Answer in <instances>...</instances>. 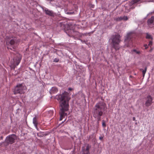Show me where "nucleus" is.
<instances>
[{"instance_id": "obj_12", "label": "nucleus", "mask_w": 154, "mask_h": 154, "mask_svg": "<svg viewBox=\"0 0 154 154\" xmlns=\"http://www.w3.org/2000/svg\"><path fill=\"white\" fill-rule=\"evenodd\" d=\"M21 57L20 55H19V56L17 58V59L14 61V64H15L16 66H17L20 63L21 60Z\"/></svg>"}, {"instance_id": "obj_27", "label": "nucleus", "mask_w": 154, "mask_h": 154, "mask_svg": "<svg viewBox=\"0 0 154 154\" xmlns=\"http://www.w3.org/2000/svg\"><path fill=\"white\" fill-rule=\"evenodd\" d=\"M133 121H135V118L134 117H133Z\"/></svg>"}, {"instance_id": "obj_18", "label": "nucleus", "mask_w": 154, "mask_h": 154, "mask_svg": "<svg viewBox=\"0 0 154 154\" xmlns=\"http://www.w3.org/2000/svg\"><path fill=\"white\" fill-rule=\"evenodd\" d=\"M121 17V20H128V18L127 16H124L123 17Z\"/></svg>"}, {"instance_id": "obj_25", "label": "nucleus", "mask_w": 154, "mask_h": 154, "mask_svg": "<svg viewBox=\"0 0 154 154\" xmlns=\"http://www.w3.org/2000/svg\"><path fill=\"white\" fill-rule=\"evenodd\" d=\"M144 46L145 47V49H147L148 48V46H147V45L146 44H145L144 45Z\"/></svg>"}, {"instance_id": "obj_11", "label": "nucleus", "mask_w": 154, "mask_h": 154, "mask_svg": "<svg viewBox=\"0 0 154 154\" xmlns=\"http://www.w3.org/2000/svg\"><path fill=\"white\" fill-rule=\"evenodd\" d=\"M44 11L47 15L51 16H54V13L52 11L49 10L47 9H45L44 10Z\"/></svg>"}, {"instance_id": "obj_10", "label": "nucleus", "mask_w": 154, "mask_h": 154, "mask_svg": "<svg viewBox=\"0 0 154 154\" xmlns=\"http://www.w3.org/2000/svg\"><path fill=\"white\" fill-rule=\"evenodd\" d=\"M147 23L149 26L150 27H151V25L154 24V16H152L151 18L149 19L147 21Z\"/></svg>"}, {"instance_id": "obj_16", "label": "nucleus", "mask_w": 154, "mask_h": 154, "mask_svg": "<svg viewBox=\"0 0 154 154\" xmlns=\"http://www.w3.org/2000/svg\"><path fill=\"white\" fill-rule=\"evenodd\" d=\"M16 41L15 38L11 39L10 42V43L11 45H13L15 44Z\"/></svg>"}, {"instance_id": "obj_14", "label": "nucleus", "mask_w": 154, "mask_h": 154, "mask_svg": "<svg viewBox=\"0 0 154 154\" xmlns=\"http://www.w3.org/2000/svg\"><path fill=\"white\" fill-rule=\"evenodd\" d=\"M33 123L35 128H37V125L38 123L37 122V118L36 117H35L33 118Z\"/></svg>"}, {"instance_id": "obj_31", "label": "nucleus", "mask_w": 154, "mask_h": 154, "mask_svg": "<svg viewBox=\"0 0 154 154\" xmlns=\"http://www.w3.org/2000/svg\"><path fill=\"white\" fill-rule=\"evenodd\" d=\"M15 68V66L14 67V69Z\"/></svg>"}, {"instance_id": "obj_4", "label": "nucleus", "mask_w": 154, "mask_h": 154, "mask_svg": "<svg viewBox=\"0 0 154 154\" xmlns=\"http://www.w3.org/2000/svg\"><path fill=\"white\" fill-rule=\"evenodd\" d=\"M133 34L131 32L127 34L125 40V46L127 47H132Z\"/></svg>"}, {"instance_id": "obj_23", "label": "nucleus", "mask_w": 154, "mask_h": 154, "mask_svg": "<svg viewBox=\"0 0 154 154\" xmlns=\"http://www.w3.org/2000/svg\"><path fill=\"white\" fill-rule=\"evenodd\" d=\"M152 45V41H150L149 42L148 46L151 47Z\"/></svg>"}, {"instance_id": "obj_21", "label": "nucleus", "mask_w": 154, "mask_h": 154, "mask_svg": "<svg viewBox=\"0 0 154 154\" xmlns=\"http://www.w3.org/2000/svg\"><path fill=\"white\" fill-rule=\"evenodd\" d=\"M6 143L5 141L4 143H0V146H7L6 145Z\"/></svg>"}, {"instance_id": "obj_30", "label": "nucleus", "mask_w": 154, "mask_h": 154, "mask_svg": "<svg viewBox=\"0 0 154 154\" xmlns=\"http://www.w3.org/2000/svg\"><path fill=\"white\" fill-rule=\"evenodd\" d=\"M91 7L92 8H93L94 7V6H92Z\"/></svg>"}, {"instance_id": "obj_32", "label": "nucleus", "mask_w": 154, "mask_h": 154, "mask_svg": "<svg viewBox=\"0 0 154 154\" xmlns=\"http://www.w3.org/2000/svg\"><path fill=\"white\" fill-rule=\"evenodd\" d=\"M2 138H3V137H1V138H2Z\"/></svg>"}, {"instance_id": "obj_22", "label": "nucleus", "mask_w": 154, "mask_h": 154, "mask_svg": "<svg viewBox=\"0 0 154 154\" xmlns=\"http://www.w3.org/2000/svg\"><path fill=\"white\" fill-rule=\"evenodd\" d=\"M133 51L136 52L137 54H139L140 53V51H137L135 49H134Z\"/></svg>"}, {"instance_id": "obj_29", "label": "nucleus", "mask_w": 154, "mask_h": 154, "mask_svg": "<svg viewBox=\"0 0 154 154\" xmlns=\"http://www.w3.org/2000/svg\"><path fill=\"white\" fill-rule=\"evenodd\" d=\"M59 60L57 59V61H55V60H54V61L56 62H58L59 61Z\"/></svg>"}, {"instance_id": "obj_8", "label": "nucleus", "mask_w": 154, "mask_h": 154, "mask_svg": "<svg viewBox=\"0 0 154 154\" xmlns=\"http://www.w3.org/2000/svg\"><path fill=\"white\" fill-rule=\"evenodd\" d=\"M152 98L150 95H148L147 97V100L145 103V105L146 106L148 107L150 106L152 103Z\"/></svg>"}, {"instance_id": "obj_19", "label": "nucleus", "mask_w": 154, "mask_h": 154, "mask_svg": "<svg viewBox=\"0 0 154 154\" xmlns=\"http://www.w3.org/2000/svg\"><path fill=\"white\" fill-rule=\"evenodd\" d=\"M121 17H116L114 18V20H116L117 21H121Z\"/></svg>"}, {"instance_id": "obj_24", "label": "nucleus", "mask_w": 154, "mask_h": 154, "mask_svg": "<svg viewBox=\"0 0 154 154\" xmlns=\"http://www.w3.org/2000/svg\"><path fill=\"white\" fill-rule=\"evenodd\" d=\"M93 137V135H90L89 136V138H88V140H89L91 139V138Z\"/></svg>"}, {"instance_id": "obj_9", "label": "nucleus", "mask_w": 154, "mask_h": 154, "mask_svg": "<svg viewBox=\"0 0 154 154\" xmlns=\"http://www.w3.org/2000/svg\"><path fill=\"white\" fill-rule=\"evenodd\" d=\"M91 147V145L88 144H87L86 149H83L84 154H88L89 153V150Z\"/></svg>"}, {"instance_id": "obj_1", "label": "nucleus", "mask_w": 154, "mask_h": 154, "mask_svg": "<svg viewBox=\"0 0 154 154\" xmlns=\"http://www.w3.org/2000/svg\"><path fill=\"white\" fill-rule=\"evenodd\" d=\"M56 98L59 102L61 107L60 112V120L61 121L66 116L67 113L65 112L69 109V101L70 98L68 93L66 91L61 94L57 95Z\"/></svg>"}, {"instance_id": "obj_3", "label": "nucleus", "mask_w": 154, "mask_h": 154, "mask_svg": "<svg viewBox=\"0 0 154 154\" xmlns=\"http://www.w3.org/2000/svg\"><path fill=\"white\" fill-rule=\"evenodd\" d=\"M112 48L116 51L119 50L120 47L119 44L121 42V36L120 35L117 34L112 36Z\"/></svg>"}, {"instance_id": "obj_17", "label": "nucleus", "mask_w": 154, "mask_h": 154, "mask_svg": "<svg viewBox=\"0 0 154 154\" xmlns=\"http://www.w3.org/2000/svg\"><path fill=\"white\" fill-rule=\"evenodd\" d=\"M146 38L147 39H151L152 40L153 39L152 37V36L151 35L148 34V33L146 34Z\"/></svg>"}, {"instance_id": "obj_20", "label": "nucleus", "mask_w": 154, "mask_h": 154, "mask_svg": "<svg viewBox=\"0 0 154 154\" xmlns=\"http://www.w3.org/2000/svg\"><path fill=\"white\" fill-rule=\"evenodd\" d=\"M102 126L103 128H105L106 127L105 122L103 120L102 121Z\"/></svg>"}, {"instance_id": "obj_6", "label": "nucleus", "mask_w": 154, "mask_h": 154, "mask_svg": "<svg viewBox=\"0 0 154 154\" xmlns=\"http://www.w3.org/2000/svg\"><path fill=\"white\" fill-rule=\"evenodd\" d=\"M17 139L16 136L12 134L9 135L6 137L5 142L6 145L8 146L9 144H12L15 142V140Z\"/></svg>"}, {"instance_id": "obj_13", "label": "nucleus", "mask_w": 154, "mask_h": 154, "mask_svg": "<svg viewBox=\"0 0 154 154\" xmlns=\"http://www.w3.org/2000/svg\"><path fill=\"white\" fill-rule=\"evenodd\" d=\"M58 91L57 88L56 87H53L50 90V93L51 94L56 93Z\"/></svg>"}, {"instance_id": "obj_28", "label": "nucleus", "mask_w": 154, "mask_h": 154, "mask_svg": "<svg viewBox=\"0 0 154 154\" xmlns=\"http://www.w3.org/2000/svg\"><path fill=\"white\" fill-rule=\"evenodd\" d=\"M69 90L71 91V90H72V88H69Z\"/></svg>"}, {"instance_id": "obj_2", "label": "nucleus", "mask_w": 154, "mask_h": 154, "mask_svg": "<svg viewBox=\"0 0 154 154\" xmlns=\"http://www.w3.org/2000/svg\"><path fill=\"white\" fill-rule=\"evenodd\" d=\"M94 110V117L97 118L98 123L101 120V116L103 112L107 109L105 103L100 102L96 105Z\"/></svg>"}, {"instance_id": "obj_15", "label": "nucleus", "mask_w": 154, "mask_h": 154, "mask_svg": "<svg viewBox=\"0 0 154 154\" xmlns=\"http://www.w3.org/2000/svg\"><path fill=\"white\" fill-rule=\"evenodd\" d=\"M140 70L141 71H142L143 74V76L144 77L145 75V74L146 72V70H147V67H146L145 68V70H143V69H140Z\"/></svg>"}, {"instance_id": "obj_26", "label": "nucleus", "mask_w": 154, "mask_h": 154, "mask_svg": "<svg viewBox=\"0 0 154 154\" xmlns=\"http://www.w3.org/2000/svg\"><path fill=\"white\" fill-rule=\"evenodd\" d=\"M103 137H99V139L100 140H102L103 139Z\"/></svg>"}, {"instance_id": "obj_7", "label": "nucleus", "mask_w": 154, "mask_h": 154, "mask_svg": "<svg viewBox=\"0 0 154 154\" xmlns=\"http://www.w3.org/2000/svg\"><path fill=\"white\" fill-rule=\"evenodd\" d=\"M24 88V87L22 84L17 85L14 90V94H15L17 93H24L25 92Z\"/></svg>"}, {"instance_id": "obj_5", "label": "nucleus", "mask_w": 154, "mask_h": 154, "mask_svg": "<svg viewBox=\"0 0 154 154\" xmlns=\"http://www.w3.org/2000/svg\"><path fill=\"white\" fill-rule=\"evenodd\" d=\"M140 0H133L131 2H129L128 5L126 4L125 6V9H127V11L126 12L129 11L131 9H133L135 7V4L138 2Z\"/></svg>"}]
</instances>
